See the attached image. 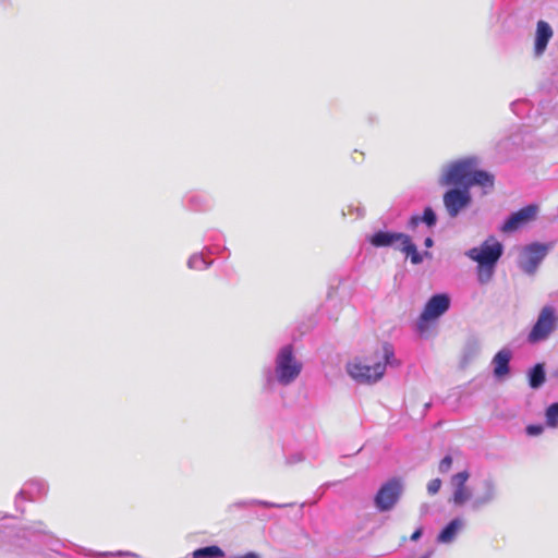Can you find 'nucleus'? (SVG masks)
I'll return each instance as SVG.
<instances>
[{"mask_svg": "<svg viewBox=\"0 0 558 558\" xmlns=\"http://www.w3.org/2000/svg\"><path fill=\"white\" fill-rule=\"evenodd\" d=\"M495 178L492 173L477 169L476 158H464L452 162L442 175V185H458L462 190L451 189L444 194V205L450 217H457L459 213L471 203L469 189L477 185L492 190Z\"/></svg>", "mask_w": 558, "mask_h": 558, "instance_id": "f257e3e1", "label": "nucleus"}, {"mask_svg": "<svg viewBox=\"0 0 558 558\" xmlns=\"http://www.w3.org/2000/svg\"><path fill=\"white\" fill-rule=\"evenodd\" d=\"M393 350L389 344L383 347V353H376L374 357L357 359L347 366L350 376L360 383H375L379 380L386 371L387 364H392Z\"/></svg>", "mask_w": 558, "mask_h": 558, "instance_id": "f03ea898", "label": "nucleus"}, {"mask_svg": "<svg viewBox=\"0 0 558 558\" xmlns=\"http://www.w3.org/2000/svg\"><path fill=\"white\" fill-rule=\"evenodd\" d=\"M450 307V298L446 293L433 295L425 304L417 322L416 329L422 337H428L437 319Z\"/></svg>", "mask_w": 558, "mask_h": 558, "instance_id": "7ed1b4c3", "label": "nucleus"}, {"mask_svg": "<svg viewBox=\"0 0 558 558\" xmlns=\"http://www.w3.org/2000/svg\"><path fill=\"white\" fill-rule=\"evenodd\" d=\"M302 371V363L295 357L291 344L282 347L276 357V376L280 384L289 385L294 381Z\"/></svg>", "mask_w": 558, "mask_h": 558, "instance_id": "20e7f679", "label": "nucleus"}, {"mask_svg": "<svg viewBox=\"0 0 558 558\" xmlns=\"http://www.w3.org/2000/svg\"><path fill=\"white\" fill-rule=\"evenodd\" d=\"M557 323L558 316L555 308L550 305L544 306L527 336V341L530 343H537L547 339L556 329Z\"/></svg>", "mask_w": 558, "mask_h": 558, "instance_id": "39448f33", "label": "nucleus"}, {"mask_svg": "<svg viewBox=\"0 0 558 558\" xmlns=\"http://www.w3.org/2000/svg\"><path fill=\"white\" fill-rule=\"evenodd\" d=\"M554 247V243H532L522 248L519 266L527 275H533L537 270L542 260Z\"/></svg>", "mask_w": 558, "mask_h": 558, "instance_id": "423d86ee", "label": "nucleus"}, {"mask_svg": "<svg viewBox=\"0 0 558 558\" xmlns=\"http://www.w3.org/2000/svg\"><path fill=\"white\" fill-rule=\"evenodd\" d=\"M502 255V244L495 238L484 241L478 247L468 252V256L481 265L496 266Z\"/></svg>", "mask_w": 558, "mask_h": 558, "instance_id": "0eeeda50", "label": "nucleus"}, {"mask_svg": "<svg viewBox=\"0 0 558 558\" xmlns=\"http://www.w3.org/2000/svg\"><path fill=\"white\" fill-rule=\"evenodd\" d=\"M402 493V483L399 478H391L378 489L374 502L376 508L381 511L391 510L398 502Z\"/></svg>", "mask_w": 558, "mask_h": 558, "instance_id": "6e6552de", "label": "nucleus"}, {"mask_svg": "<svg viewBox=\"0 0 558 558\" xmlns=\"http://www.w3.org/2000/svg\"><path fill=\"white\" fill-rule=\"evenodd\" d=\"M538 206L535 204L527 205L518 211L510 215V217L500 227L504 233H511L525 227L536 219Z\"/></svg>", "mask_w": 558, "mask_h": 558, "instance_id": "1a4fd4ad", "label": "nucleus"}, {"mask_svg": "<svg viewBox=\"0 0 558 558\" xmlns=\"http://www.w3.org/2000/svg\"><path fill=\"white\" fill-rule=\"evenodd\" d=\"M553 29L550 25L545 21H538L536 24L534 53L539 57L546 50L548 41L553 37Z\"/></svg>", "mask_w": 558, "mask_h": 558, "instance_id": "9d476101", "label": "nucleus"}, {"mask_svg": "<svg viewBox=\"0 0 558 558\" xmlns=\"http://www.w3.org/2000/svg\"><path fill=\"white\" fill-rule=\"evenodd\" d=\"M405 235L404 233L379 231L369 238V242L375 247L390 246L395 243L402 244Z\"/></svg>", "mask_w": 558, "mask_h": 558, "instance_id": "9b49d317", "label": "nucleus"}, {"mask_svg": "<svg viewBox=\"0 0 558 558\" xmlns=\"http://www.w3.org/2000/svg\"><path fill=\"white\" fill-rule=\"evenodd\" d=\"M511 359V352L509 350H500L496 353L493 359L494 375L501 378L509 374V362Z\"/></svg>", "mask_w": 558, "mask_h": 558, "instance_id": "f8f14e48", "label": "nucleus"}, {"mask_svg": "<svg viewBox=\"0 0 558 558\" xmlns=\"http://www.w3.org/2000/svg\"><path fill=\"white\" fill-rule=\"evenodd\" d=\"M496 496V488L493 482L485 481L484 482V493L483 495L476 497L472 502V508L474 510H478L483 506L492 502Z\"/></svg>", "mask_w": 558, "mask_h": 558, "instance_id": "ddd939ff", "label": "nucleus"}, {"mask_svg": "<svg viewBox=\"0 0 558 558\" xmlns=\"http://www.w3.org/2000/svg\"><path fill=\"white\" fill-rule=\"evenodd\" d=\"M461 527V521L458 519L452 520L449 524L437 536L439 543H450L454 539L459 529Z\"/></svg>", "mask_w": 558, "mask_h": 558, "instance_id": "4468645a", "label": "nucleus"}, {"mask_svg": "<svg viewBox=\"0 0 558 558\" xmlns=\"http://www.w3.org/2000/svg\"><path fill=\"white\" fill-rule=\"evenodd\" d=\"M425 222L428 227H433L436 225V215L434 213V210L430 208V207H426L424 209V213H423V216L420 217L417 215H413L411 218H410V221H409V227L414 229L418 226L420 222Z\"/></svg>", "mask_w": 558, "mask_h": 558, "instance_id": "2eb2a0df", "label": "nucleus"}, {"mask_svg": "<svg viewBox=\"0 0 558 558\" xmlns=\"http://www.w3.org/2000/svg\"><path fill=\"white\" fill-rule=\"evenodd\" d=\"M225 551L217 545L198 548L192 553L193 558H221Z\"/></svg>", "mask_w": 558, "mask_h": 558, "instance_id": "dca6fc26", "label": "nucleus"}, {"mask_svg": "<svg viewBox=\"0 0 558 558\" xmlns=\"http://www.w3.org/2000/svg\"><path fill=\"white\" fill-rule=\"evenodd\" d=\"M546 380L544 366L542 364H536L530 372L529 384L531 388L537 389L539 388Z\"/></svg>", "mask_w": 558, "mask_h": 558, "instance_id": "f3484780", "label": "nucleus"}, {"mask_svg": "<svg viewBox=\"0 0 558 558\" xmlns=\"http://www.w3.org/2000/svg\"><path fill=\"white\" fill-rule=\"evenodd\" d=\"M401 246L402 252L411 257V262L413 264L416 265L423 260L421 254L416 250V246L412 243L411 238L408 234L405 235Z\"/></svg>", "mask_w": 558, "mask_h": 558, "instance_id": "a211bd4d", "label": "nucleus"}, {"mask_svg": "<svg viewBox=\"0 0 558 558\" xmlns=\"http://www.w3.org/2000/svg\"><path fill=\"white\" fill-rule=\"evenodd\" d=\"M471 490L466 485L456 486L451 501L457 506H462L471 499Z\"/></svg>", "mask_w": 558, "mask_h": 558, "instance_id": "6ab92c4d", "label": "nucleus"}, {"mask_svg": "<svg viewBox=\"0 0 558 558\" xmlns=\"http://www.w3.org/2000/svg\"><path fill=\"white\" fill-rule=\"evenodd\" d=\"M495 272V266L477 264V279L482 284L488 283Z\"/></svg>", "mask_w": 558, "mask_h": 558, "instance_id": "aec40b11", "label": "nucleus"}, {"mask_svg": "<svg viewBox=\"0 0 558 558\" xmlns=\"http://www.w3.org/2000/svg\"><path fill=\"white\" fill-rule=\"evenodd\" d=\"M546 424L549 427L558 426V402L550 404L546 410Z\"/></svg>", "mask_w": 558, "mask_h": 558, "instance_id": "412c9836", "label": "nucleus"}, {"mask_svg": "<svg viewBox=\"0 0 558 558\" xmlns=\"http://www.w3.org/2000/svg\"><path fill=\"white\" fill-rule=\"evenodd\" d=\"M469 472L462 471L452 476V484L456 486H463L466 485V482L469 480Z\"/></svg>", "mask_w": 558, "mask_h": 558, "instance_id": "4be33fe9", "label": "nucleus"}, {"mask_svg": "<svg viewBox=\"0 0 558 558\" xmlns=\"http://www.w3.org/2000/svg\"><path fill=\"white\" fill-rule=\"evenodd\" d=\"M441 487V481L439 478H434L428 482L427 484V490L430 495H435L439 492Z\"/></svg>", "mask_w": 558, "mask_h": 558, "instance_id": "5701e85b", "label": "nucleus"}, {"mask_svg": "<svg viewBox=\"0 0 558 558\" xmlns=\"http://www.w3.org/2000/svg\"><path fill=\"white\" fill-rule=\"evenodd\" d=\"M452 464V458L450 456H446L440 462H439V471L441 473H446L450 470Z\"/></svg>", "mask_w": 558, "mask_h": 558, "instance_id": "b1692460", "label": "nucleus"}, {"mask_svg": "<svg viewBox=\"0 0 558 558\" xmlns=\"http://www.w3.org/2000/svg\"><path fill=\"white\" fill-rule=\"evenodd\" d=\"M544 427L542 425H529L526 427V433L530 436H538L543 433Z\"/></svg>", "mask_w": 558, "mask_h": 558, "instance_id": "393cba45", "label": "nucleus"}, {"mask_svg": "<svg viewBox=\"0 0 558 558\" xmlns=\"http://www.w3.org/2000/svg\"><path fill=\"white\" fill-rule=\"evenodd\" d=\"M252 504L259 505V506H263V507H266V508L275 507L276 506L275 504H271V502H268V501H260V500H254V501H252Z\"/></svg>", "mask_w": 558, "mask_h": 558, "instance_id": "a878e982", "label": "nucleus"}, {"mask_svg": "<svg viewBox=\"0 0 558 558\" xmlns=\"http://www.w3.org/2000/svg\"><path fill=\"white\" fill-rule=\"evenodd\" d=\"M422 535V530L421 529H417L412 535H411V541H417Z\"/></svg>", "mask_w": 558, "mask_h": 558, "instance_id": "bb28decb", "label": "nucleus"}, {"mask_svg": "<svg viewBox=\"0 0 558 558\" xmlns=\"http://www.w3.org/2000/svg\"><path fill=\"white\" fill-rule=\"evenodd\" d=\"M425 245H426L427 247H430V246L433 245V240H432V238H429V236H428V238H426V239H425Z\"/></svg>", "mask_w": 558, "mask_h": 558, "instance_id": "cd10ccee", "label": "nucleus"}]
</instances>
